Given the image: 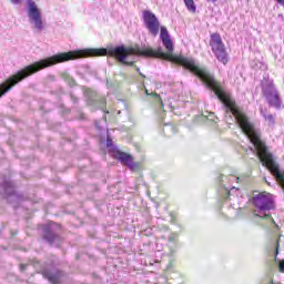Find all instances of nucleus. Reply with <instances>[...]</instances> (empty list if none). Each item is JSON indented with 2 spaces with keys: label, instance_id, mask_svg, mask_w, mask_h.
I'll return each mask as SVG.
<instances>
[{
  "label": "nucleus",
  "instance_id": "obj_16",
  "mask_svg": "<svg viewBox=\"0 0 284 284\" xmlns=\"http://www.w3.org/2000/svg\"><path fill=\"white\" fill-rule=\"evenodd\" d=\"M263 219H272L271 214H265Z\"/></svg>",
  "mask_w": 284,
  "mask_h": 284
},
{
  "label": "nucleus",
  "instance_id": "obj_13",
  "mask_svg": "<svg viewBox=\"0 0 284 284\" xmlns=\"http://www.w3.org/2000/svg\"><path fill=\"white\" fill-rule=\"evenodd\" d=\"M261 114L262 116H264L265 121H267L270 125H274V115L266 114L263 109H261Z\"/></svg>",
  "mask_w": 284,
  "mask_h": 284
},
{
  "label": "nucleus",
  "instance_id": "obj_21",
  "mask_svg": "<svg viewBox=\"0 0 284 284\" xmlns=\"http://www.w3.org/2000/svg\"><path fill=\"white\" fill-rule=\"evenodd\" d=\"M254 216H261V215H258V214L254 213Z\"/></svg>",
  "mask_w": 284,
  "mask_h": 284
},
{
  "label": "nucleus",
  "instance_id": "obj_11",
  "mask_svg": "<svg viewBox=\"0 0 284 284\" xmlns=\"http://www.w3.org/2000/svg\"><path fill=\"white\" fill-rule=\"evenodd\" d=\"M271 108H275V110H282L283 108V100H281V93L278 95H274L267 101Z\"/></svg>",
  "mask_w": 284,
  "mask_h": 284
},
{
  "label": "nucleus",
  "instance_id": "obj_1",
  "mask_svg": "<svg viewBox=\"0 0 284 284\" xmlns=\"http://www.w3.org/2000/svg\"><path fill=\"white\" fill-rule=\"evenodd\" d=\"M160 39L168 50V53L163 52L161 49L153 50L150 47L142 48H133L126 49L125 47H108L106 49H84L78 51H69L67 53H59L52 55V65H57V63H64V61H72V59H83L84 57H105L109 54L110 57H115L118 61L121 63H125V65H132L134 63L136 57H155L156 59H164L165 61H172L173 63H178L179 65H183L186 70H190L195 77H199L210 90H213L217 99H220L226 110L235 116V120L241 128L242 132L247 136L251 143H263L261 140V131L254 126V123L250 121V118L245 113L242 112L241 109L236 105L232 95L223 87L221 83L214 80V75L207 72L205 68L199 67V63L192 58H185L183 55H173L174 52V42H172V38H170V32H168V28L161 27L160 29Z\"/></svg>",
  "mask_w": 284,
  "mask_h": 284
},
{
  "label": "nucleus",
  "instance_id": "obj_8",
  "mask_svg": "<svg viewBox=\"0 0 284 284\" xmlns=\"http://www.w3.org/2000/svg\"><path fill=\"white\" fill-rule=\"evenodd\" d=\"M43 278H48L52 284L61 283V278H63V272L57 271L55 273H50V271H42Z\"/></svg>",
  "mask_w": 284,
  "mask_h": 284
},
{
  "label": "nucleus",
  "instance_id": "obj_18",
  "mask_svg": "<svg viewBox=\"0 0 284 284\" xmlns=\"http://www.w3.org/2000/svg\"><path fill=\"white\" fill-rule=\"evenodd\" d=\"M206 1L211 3H216L217 0H206Z\"/></svg>",
  "mask_w": 284,
  "mask_h": 284
},
{
  "label": "nucleus",
  "instance_id": "obj_15",
  "mask_svg": "<svg viewBox=\"0 0 284 284\" xmlns=\"http://www.w3.org/2000/svg\"><path fill=\"white\" fill-rule=\"evenodd\" d=\"M6 192H12V186H8V187L6 189Z\"/></svg>",
  "mask_w": 284,
  "mask_h": 284
},
{
  "label": "nucleus",
  "instance_id": "obj_7",
  "mask_svg": "<svg viewBox=\"0 0 284 284\" xmlns=\"http://www.w3.org/2000/svg\"><path fill=\"white\" fill-rule=\"evenodd\" d=\"M115 159H118L119 162L122 163V165H126L129 170H132V172L139 170L141 168L140 163H134L132 161V156L128 155V153H123L121 151L115 152L114 154Z\"/></svg>",
  "mask_w": 284,
  "mask_h": 284
},
{
  "label": "nucleus",
  "instance_id": "obj_4",
  "mask_svg": "<svg viewBox=\"0 0 284 284\" xmlns=\"http://www.w3.org/2000/svg\"><path fill=\"white\" fill-rule=\"evenodd\" d=\"M252 203L257 210H274V197L271 193L265 191L254 195L252 199Z\"/></svg>",
  "mask_w": 284,
  "mask_h": 284
},
{
  "label": "nucleus",
  "instance_id": "obj_17",
  "mask_svg": "<svg viewBox=\"0 0 284 284\" xmlns=\"http://www.w3.org/2000/svg\"><path fill=\"white\" fill-rule=\"evenodd\" d=\"M21 270H22V272H24L26 271V265L24 264H21Z\"/></svg>",
  "mask_w": 284,
  "mask_h": 284
},
{
  "label": "nucleus",
  "instance_id": "obj_10",
  "mask_svg": "<svg viewBox=\"0 0 284 284\" xmlns=\"http://www.w3.org/2000/svg\"><path fill=\"white\" fill-rule=\"evenodd\" d=\"M43 239L44 241H47L49 243V245H52L54 243V241H57L59 239V235L54 232H52V229L45 226L43 229Z\"/></svg>",
  "mask_w": 284,
  "mask_h": 284
},
{
  "label": "nucleus",
  "instance_id": "obj_12",
  "mask_svg": "<svg viewBox=\"0 0 284 284\" xmlns=\"http://www.w3.org/2000/svg\"><path fill=\"white\" fill-rule=\"evenodd\" d=\"M183 1L186 10L191 12V14H196V3L194 2V0H183Z\"/></svg>",
  "mask_w": 284,
  "mask_h": 284
},
{
  "label": "nucleus",
  "instance_id": "obj_3",
  "mask_svg": "<svg viewBox=\"0 0 284 284\" xmlns=\"http://www.w3.org/2000/svg\"><path fill=\"white\" fill-rule=\"evenodd\" d=\"M27 14L29 22L37 30H43V18L41 17V9L37 7L34 0H27Z\"/></svg>",
  "mask_w": 284,
  "mask_h": 284
},
{
  "label": "nucleus",
  "instance_id": "obj_2",
  "mask_svg": "<svg viewBox=\"0 0 284 284\" xmlns=\"http://www.w3.org/2000/svg\"><path fill=\"white\" fill-rule=\"evenodd\" d=\"M210 45L217 61L223 63V65H227V61H229L227 50L225 49V43H223V39L221 38V34L219 33L211 34Z\"/></svg>",
  "mask_w": 284,
  "mask_h": 284
},
{
  "label": "nucleus",
  "instance_id": "obj_9",
  "mask_svg": "<svg viewBox=\"0 0 284 284\" xmlns=\"http://www.w3.org/2000/svg\"><path fill=\"white\" fill-rule=\"evenodd\" d=\"M280 247H281V237H278V240L276 241V244H275L274 262L277 263V265H278V272H281V274H284V260H278Z\"/></svg>",
  "mask_w": 284,
  "mask_h": 284
},
{
  "label": "nucleus",
  "instance_id": "obj_20",
  "mask_svg": "<svg viewBox=\"0 0 284 284\" xmlns=\"http://www.w3.org/2000/svg\"><path fill=\"white\" fill-rule=\"evenodd\" d=\"M106 145H110V140H108Z\"/></svg>",
  "mask_w": 284,
  "mask_h": 284
},
{
  "label": "nucleus",
  "instance_id": "obj_6",
  "mask_svg": "<svg viewBox=\"0 0 284 284\" xmlns=\"http://www.w3.org/2000/svg\"><path fill=\"white\" fill-rule=\"evenodd\" d=\"M262 92L267 102L271 99H274V97H278L281 94L278 92V89H276V84H274V81L272 79H267L262 83Z\"/></svg>",
  "mask_w": 284,
  "mask_h": 284
},
{
  "label": "nucleus",
  "instance_id": "obj_14",
  "mask_svg": "<svg viewBox=\"0 0 284 284\" xmlns=\"http://www.w3.org/2000/svg\"><path fill=\"white\" fill-rule=\"evenodd\" d=\"M12 6H21L23 3V0H9Z\"/></svg>",
  "mask_w": 284,
  "mask_h": 284
},
{
  "label": "nucleus",
  "instance_id": "obj_19",
  "mask_svg": "<svg viewBox=\"0 0 284 284\" xmlns=\"http://www.w3.org/2000/svg\"><path fill=\"white\" fill-rule=\"evenodd\" d=\"M271 222L273 223V225H276V222L271 217Z\"/></svg>",
  "mask_w": 284,
  "mask_h": 284
},
{
  "label": "nucleus",
  "instance_id": "obj_5",
  "mask_svg": "<svg viewBox=\"0 0 284 284\" xmlns=\"http://www.w3.org/2000/svg\"><path fill=\"white\" fill-rule=\"evenodd\" d=\"M142 19L150 34H152V37H156L159 34V29L161 28V22H159L156 14L152 13L150 10H145L142 12Z\"/></svg>",
  "mask_w": 284,
  "mask_h": 284
}]
</instances>
